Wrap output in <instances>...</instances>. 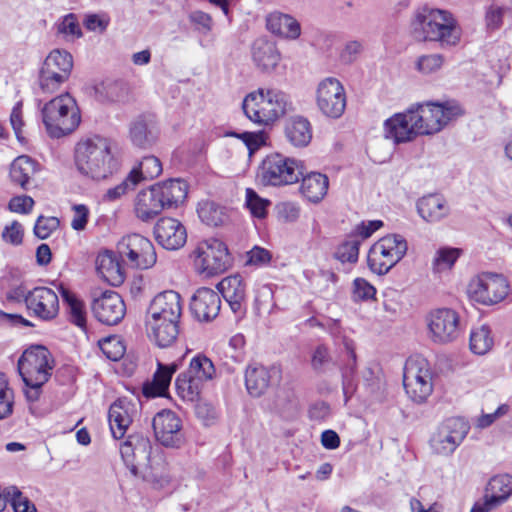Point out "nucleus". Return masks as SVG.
<instances>
[{"label": "nucleus", "mask_w": 512, "mask_h": 512, "mask_svg": "<svg viewBox=\"0 0 512 512\" xmlns=\"http://www.w3.org/2000/svg\"><path fill=\"white\" fill-rule=\"evenodd\" d=\"M411 34L417 41H435L445 47L456 45L461 32L449 11L423 6L414 13Z\"/></svg>", "instance_id": "obj_1"}, {"label": "nucleus", "mask_w": 512, "mask_h": 512, "mask_svg": "<svg viewBox=\"0 0 512 512\" xmlns=\"http://www.w3.org/2000/svg\"><path fill=\"white\" fill-rule=\"evenodd\" d=\"M75 164L81 174L94 180L106 179L118 169L110 140L99 136L80 141L76 145Z\"/></svg>", "instance_id": "obj_2"}, {"label": "nucleus", "mask_w": 512, "mask_h": 512, "mask_svg": "<svg viewBox=\"0 0 512 512\" xmlns=\"http://www.w3.org/2000/svg\"><path fill=\"white\" fill-rule=\"evenodd\" d=\"M54 360L50 351L41 345L31 346L18 360V370L25 384V397L29 402L39 400L42 386L52 375Z\"/></svg>", "instance_id": "obj_3"}, {"label": "nucleus", "mask_w": 512, "mask_h": 512, "mask_svg": "<svg viewBox=\"0 0 512 512\" xmlns=\"http://www.w3.org/2000/svg\"><path fill=\"white\" fill-rule=\"evenodd\" d=\"M242 109L253 123L268 125L290 111L292 102L289 96L280 90L259 88L246 95Z\"/></svg>", "instance_id": "obj_4"}, {"label": "nucleus", "mask_w": 512, "mask_h": 512, "mask_svg": "<svg viewBox=\"0 0 512 512\" xmlns=\"http://www.w3.org/2000/svg\"><path fill=\"white\" fill-rule=\"evenodd\" d=\"M40 110L46 131L52 138L72 133L81 121L77 103L69 93L45 102Z\"/></svg>", "instance_id": "obj_5"}, {"label": "nucleus", "mask_w": 512, "mask_h": 512, "mask_svg": "<svg viewBox=\"0 0 512 512\" xmlns=\"http://www.w3.org/2000/svg\"><path fill=\"white\" fill-rule=\"evenodd\" d=\"M413 113L414 129L420 135H431L440 132L450 121L463 114L460 105L455 101L444 103L417 104L410 108Z\"/></svg>", "instance_id": "obj_6"}, {"label": "nucleus", "mask_w": 512, "mask_h": 512, "mask_svg": "<svg viewBox=\"0 0 512 512\" xmlns=\"http://www.w3.org/2000/svg\"><path fill=\"white\" fill-rule=\"evenodd\" d=\"M302 175L301 162L281 153L267 155L257 170V179L263 186L280 187L294 184Z\"/></svg>", "instance_id": "obj_7"}, {"label": "nucleus", "mask_w": 512, "mask_h": 512, "mask_svg": "<svg viewBox=\"0 0 512 512\" xmlns=\"http://www.w3.org/2000/svg\"><path fill=\"white\" fill-rule=\"evenodd\" d=\"M408 244L400 234H388L372 245L368 253V266L373 273L387 274L406 255Z\"/></svg>", "instance_id": "obj_8"}, {"label": "nucleus", "mask_w": 512, "mask_h": 512, "mask_svg": "<svg viewBox=\"0 0 512 512\" xmlns=\"http://www.w3.org/2000/svg\"><path fill=\"white\" fill-rule=\"evenodd\" d=\"M73 68L72 55L55 49L45 58L39 72V87L43 93H54L65 83Z\"/></svg>", "instance_id": "obj_9"}, {"label": "nucleus", "mask_w": 512, "mask_h": 512, "mask_svg": "<svg viewBox=\"0 0 512 512\" xmlns=\"http://www.w3.org/2000/svg\"><path fill=\"white\" fill-rule=\"evenodd\" d=\"M509 293V284L501 274L484 272L472 278L467 287L469 298L482 305L503 301Z\"/></svg>", "instance_id": "obj_10"}, {"label": "nucleus", "mask_w": 512, "mask_h": 512, "mask_svg": "<svg viewBox=\"0 0 512 512\" xmlns=\"http://www.w3.org/2000/svg\"><path fill=\"white\" fill-rule=\"evenodd\" d=\"M121 260L132 268L148 269L154 266L157 255L152 242L138 233L128 234L117 243Z\"/></svg>", "instance_id": "obj_11"}, {"label": "nucleus", "mask_w": 512, "mask_h": 512, "mask_svg": "<svg viewBox=\"0 0 512 512\" xmlns=\"http://www.w3.org/2000/svg\"><path fill=\"white\" fill-rule=\"evenodd\" d=\"M195 264L201 274L207 277L224 273L233 263V259L224 242L211 238L202 242L197 250Z\"/></svg>", "instance_id": "obj_12"}, {"label": "nucleus", "mask_w": 512, "mask_h": 512, "mask_svg": "<svg viewBox=\"0 0 512 512\" xmlns=\"http://www.w3.org/2000/svg\"><path fill=\"white\" fill-rule=\"evenodd\" d=\"M428 335L435 344L454 342L460 335L459 314L450 308H439L427 316Z\"/></svg>", "instance_id": "obj_13"}, {"label": "nucleus", "mask_w": 512, "mask_h": 512, "mask_svg": "<svg viewBox=\"0 0 512 512\" xmlns=\"http://www.w3.org/2000/svg\"><path fill=\"white\" fill-rule=\"evenodd\" d=\"M469 431L467 422L459 417L446 419L437 428L430 439V446L434 453L450 455L462 443Z\"/></svg>", "instance_id": "obj_14"}, {"label": "nucleus", "mask_w": 512, "mask_h": 512, "mask_svg": "<svg viewBox=\"0 0 512 512\" xmlns=\"http://www.w3.org/2000/svg\"><path fill=\"white\" fill-rule=\"evenodd\" d=\"M316 102L325 116L339 118L346 107V95L341 82L334 77L322 80L316 91Z\"/></svg>", "instance_id": "obj_15"}, {"label": "nucleus", "mask_w": 512, "mask_h": 512, "mask_svg": "<svg viewBox=\"0 0 512 512\" xmlns=\"http://www.w3.org/2000/svg\"><path fill=\"white\" fill-rule=\"evenodd\" d=\"M155 439L164 447L180 448L184 442L182 421L172 410L163 409L152 419Z\"/></svg>", "instance_id": "obj_16"}, {"label": "nucleus", "mask_w": 512, "mask_h": 512, "mask_svg": "<svg viewBox=\"0 0 512 512\" xmlns=\"http://www.w3.org/2000/svg\"><path fill=\"white\" fill-rule=\"evenodd\" d=\"M152 444L148 437L142 434H132L120 446L121 457L133 476L139 475V468L152 461Z\"/></svg>", "instance_id": "obj_17"}, {"label": "nucleus", "mask_w": 512, "mask_h": 512, "mask_svg": "<svg viewBox=\"0 0 512 512\" xmlns=\"http://www.w3.org/2000/svg\"><path fill=\"white\" fill-rule=\"evenodd\" d=\"M91 310L95 318L106 325H116L124 317L126 306L121 296L112 290H106L93 298Z\"/></svg>", "instance_id": "obj_18"}, {"label": "nucleus", "mask_w": 512, "mask_h": 512, "mask_svg": "<svg viewBox=\"0 0 512 512\" xmlns=\"http://www.w3.org/2000/svg\"><path fill=\"white\" fill-rule=\"evenodd\" d=\"M512 493V476L499 474L493 476L485 489L483 502H477L471 512H490L503 504Z\"/></svg>", "instance_id": "obj_19"}, {"label": "nucleus", "mask_w": 512, "mask_h": 512, "mask_svg": "<svg viewBox=\"0 0 512 512\" xmlns=\"http://www.w3.org/2000/svg\"><path fill=\"white\" fill-rule=\"evenodd\" d=\"M27 309L41 320H52L59 313L58 296L48 287H35L28 296Z\"/></svg>", "instance_id": "obj_20"}, {"label": "nucleus", "mask_w": 512, "mask_h": 512, "mask_svg": "<svg viewBox=\"0 0 512 512\" xmlns=\"http://www.w3.org/2000/svg\"><path fill=\"white\" fill-rule=\"evenodd\" d=\"M220 309V295L207 287L197 289L190 301V311L200 322L213 320L218 316Z\"/></svg>", "instance_id": "obj_21"}, {"label": "nucleus", "mask_w": 512, "mask_h": 512, "mask_svg": "<svg viewBox=\"0 0 512 512\" xmlns=\"http://www.w3.org/2000/svg\"><path fill=\"white\" fill-rule=\"evenodd\" d=\"M217 289L229 304L230 309L237 318H242L246 313V284L239 274L222 279Z\"/></svg>", "instance_id": "obj_22"}, {"label": "nucleus", "mask_w": 512, "mask_h": 512, "mask_svg": "<svg viewBox=\"0 0 512 512\" xmlns=\"http://www.w3.org/2000/svg\"><path fill=\"white\" fill-rule=\"evenodd\" d=\"M154 236L159 245L167 250L181 248L187 240V232L180 221L164 217L154 226Z\"/></svg>", "instance_id": "obj_23"}, {"label": "nucleus", "mask_w": 512, "mask_h": 512, "mask_svg": "<svg viewBox=\"0 0 512 512\" xmlns=\"http://www.w3.org/2000/svg\"><path fill=\"white\" fill-rule=\"evenodd\" d=\"M180 299V295L173 290L159 293L150 303L146 320L179 321L182 311Z\"/></svg>", "instance_id": "obj_24"}, {"label": "nucleus", "mask_w": 512, "mask_h": 512, "mask_svg": "<svg viewBox=\"0 0 512 512\" xmlns=\"http://www.w3.org/2000/svg\"><path fill=\"white\" fill-rule=\"evenodd\" d=\"M129 137L133 145L148 149L158 140L159 127L153 115H140L129 126Z\"/></svg>", "instance_id": "obj_25"}, {"label": "nucleus", "mask_w": 512, "mask_h": 512, "mask_svg": "<svg viewBox=\"0 0 512 512\" xmlns=\"http://www.w3.org/2000/svg\"><path fill=\"white\" fill-rule=\"evenodd\" d=\"M413 113L409 108L404 113H397L384 123L385 137L395 143H405L415 139L420 133L414 129Z\"/></svg>", "instance_id": "obj_26"}, {"label": "nucleus", "mask_w": 512, "mask_h": 512, "mask_svg": "<svg viewBox=\"0 0 512 512\" xmlns=\"http://www.w3.org/2000/svg\"><path fill=\"white\" fill-rule=\"evenodd\" d=\"M134 412L135 405L126 398L118 399L111 404L108 412V420L111 433L115 439L124 437L133 421Z\"/></svg>", "instance_id": "obj_27"}, {"label": "nucleus", "mask_w": 512, "mask_h": 512, "mask_svg": "<svg viewBox=\"0 0 512 512\" xmlns=\"http://www.w3.org/2000/svg\"><path fill=\"white\" fill-rule=\"evenodd\" d=\"M118 253L104 250L97 255L95 265L98 274L111 286H119L125 280V271Z\"/></svg>", "instance_id": "obj_28"}, {"label": "nucleus", "mask_w": 512, "mask_h": 512, "mask_svg": "<svg viewBox=\"0 0 512 512\" xmlns=\"http://www.w3.org/2000/svg\"><path fill=\"white\" fill-rule=\"evenodd\" d=\"M279 372L276 367L249 365L245 372V385L248 393L253 397H260L268 389L272 378Z\"/></svg>", "instance_id": "obj_29"}, {"label": "nucleus", "mask_w": 512, "mask_h": 512, "mask_svg": "<svg viewBox=\"0 0 512 512\" xmlns=\"http://www.w3.org/2000/svg\"><path fill=\"white\" fill-rule=\"evenodd\" d=\"M417 211L420 217L428 223H437L450 213L445 198L440 194H429L417 201Z\"/></svg>", "instance_id": "obj_30"}, {"label": "nucleus", "mask_w": 512, "mask_h": 512, "mask_svg": "<svg viewBox=\"0 0 512 512\" xmlns=\"http://www.w3.org/2000/svg\"><path fill=\"white\" fill-rule=\"evenodd\" d=\"M154 490H162L169 486L171 476L167 463L162 459H153L139 468L137 476Z\"/></svg>", "instance_id": "obj_31"}, {"label": "nucleus", "mask_w": 512, "mask_h": 512, "mask_svg": "<svg viewBox=\"0 0 512 512\" xmlns=\"http://www.w3.org/2000/svg\"><path fill=\"white\" fill-rule=\"evenodd\" d=\"M164 209V204L161 201L155 185L138 193L135 203V212L137 217L142 221L152 220Z\"/></svg>", "instance_id": "obj_32"}, {"label": "nucleus", "mask_w": 512, "mask_h": 512, "mask_svg": "<svg viewBox=\"0 0 512 512\" xmlns=\"http://www.w3.org/2000/svg\"><path fill=\"white\" fill-rule=\"evenodd\" d=\"M287 141L294 147H306L312 140V126L303 116H293L287 119L284 127Z\"/></svg>", "instance_id": "obj_33"}, {"label": "nucleus", "mask_w": 512, "mask_h": 512, "mask_svg": "<svg viewBox=\"0 0 512 512\" xmlns=\"http://www.w3.org/2000/svg\"><path fill=\"white\" fill-rule=\"evenodd\" d=\"M254 64L263 72H271L280 61V53L274 43L265 39H257L252 45Z\"/></svg>", "instance_id": "obj_34"}, {"label": "nucleus", "mask_w": 512, "mask_h": 512, "mask_svg": "<svg viewBox=\"0 0 512 512\" xmlns=\"http://www.w3.org/2000/svg\"><path fill=\"white\" fill-rule=\"evenodd\" d=\"M266 26L271 33L284 38L297 39L301 34L300 23L291 15L279 11L267 16Z\"/></svg>", "instance_id": "obj_35"}, {"label": "nucleus", "mask_w": 512, "mask_h": 512, "mask_svg": "<svg viewBox=\"0 0 512 512\" xmlns=\"http://www.w3.org/2000/svg\"><path fill=\"white\" fill-rule=\"evenodd\" d=\"M300 192L309 202L319 203L327 194L329 179L320 172L302 175Z\"/></svg>", "instance_id": "obj_36"}, {"label": "nucleus", "mask_w": 512, "mask_h": 512, "mask_svg": "<svg viewBox=\"0 0 512 512\" xmlns=\"http://www.w3.org/2000/svg\"><path fill=\"white\" fill-rule=\"evenodd\" d=\"M178 322L174 320H146L148 335L159 347H168L179 334Z\"/></svg>", "instance_id": "obj_37"}, {"label": "nucleus", "mask_w": 512, "mask_h": 512, "mask_svg": "<svg viewBox=\"0 0 512 512\" xmlns=\"http://www.w3.org/2000/svg\"><path fill=\"white\" fill-rule=\"evenodd\" d=\"M154 185L165 209L177 207L187 197L188 185L181 179H170Z\"/></svg>", "instance_id": "obj_38"}, {"label": "nucleus", "mask_w": 512, "mask_h": 512, "mask_svg": "<svg viewBox=\"0 0 512 512\" xmlns=\"http://www.w3.org/2000/svg\"><path fill=\"white\" fill-rule=\"evenodd\" d=\"M57 289L63 299V302L67 305L70 322L82 330H86L87 312L85 303L62 283L57 285Z\"/></svg>", "instance_id": "obj_39"}, {"label": "nucleus", "mask_w": 512, "mask_h": 512, "mask_svg": "<svg viewBox=\"0 0 512 512\" xmlns=\"http://www.w3.org/2000/svg\"><path fill=\"white\" fill-rule=\"evenodd\" d=\"M36 172V162L29 156L17 157L10 166V179L22 189L28 190L31 178Z\"/></svg>", "instance_id": "obj_40"}, {"label": "nucleus", "mask_w": 512, "mask_h": 512, "mask_svg": "<svg viewBox=\"0 0 512 512\" xmlns=\"http://www.w3.org/2000/svg\"><path fill=\"white\" fill-rule=\"evenodd\" d=\"M431 382V374L425 359H409L404 366L403 386L417 382Z\"/></svg>", "instance_id": "obj_41"}, {"label": "nucleus", "mask_w": 512, "mask_h": 512, "mask_svg": "<svg viewBox=\"0 0 512 512\" xmlns=\"http://www.w3.org/2000/svg\"><path fill=\"white\" fill-rule=\"evenodd\" d=\"M197 212L201 221L209 226H220L227 220L225 208L213 201L200 203Z\"/></svg>", "instance_id": "obj_42"}, {"label": "nucleus", "mask_w": 512, "mask_h": 512, "mask_svg": "<svg viewBox=\"0 0 512 512\" xmlns=\"http://www.w3.org/2000/svg\"><path fill=\"white\" fill-rule=\"evenodd\" d=\"M186 376L198 379L202 382L211 380L215 374V368L212 361L206 356L197 355L190 361L187 371L182 372Z\"/></svg>", "instance_id": "obj_43"}, {"label": "nucleus", "mask_w": 512, "mask_h": 512, "mask_svg": "<svg viewBox=\"0 0 512 512\" xmlns=\"http://www.w3.org/2000/svg\"><path fill=\"white\" fill-rule=\"evenodd\" d=\"M494 341L488 326L473 329L470 334V349L477 355H484L491 350Z\"/></svg>", "instance_id": "obj_44"}, {"label": "nucleus", "mask_w": 512, "mask_h": 512, "mask_svg": "<svg viewBox=\"0 0 512 512\" xmlns=\"http://www.w3.org/2000/svg\"><path fill=\"white\" fill-rule=\"evenodd\" d=\"M203 382L184 374H179L175 385L178 395L186 401H196L201 393Z\"/></svg>", "instance_id": "obj_45"}, {"label": "nucleus", "mask_w": 512, "mask_h": 512, "mask_svg": "<svg viewBox=\"0 0 512 512\" xmlns=\"http://www.w3.org/2000/svg\"><path fill=\"white\" fill-rule=\"evenodd\" d=\"M131 171H136L138 175V184L142 180H152L162 173L161 161L153 155L144 156L137 167Z\"/></svg>", "instance_id": "obj_46"}, {"label": "nucleus", "mask_w": 512, "mask_h": 512, "mask_svg": "<svg viewBox=\"0 0 512 512\" xmlns=\"http://www.w3.org/2000/svg\"><path fill=\"white\" fill-rule=\"evenodd\" d=\"M179 363L173 362L169 365L158 362L157 371L154 374V385L157 387V392L153 395H163L168 389L172 375L178 370Z\"/></svg>", "instance_id": "obj_47"}, {"label": "nucleus", "mask_w": 512, "mask_h": 512, "mask_svg": "<svg viewBox=\"0 0 512 512\" xmlns=\"http://www.w3.org/2000/svg\"><path fill=\"white\" fill-rule=\"evenodd\" d=\"M57 33L66 40H74L83 36L78 17L74 13H69L61 18L57 23Z\"/></svg>", "instance_id": "obj_48"}, {"label": "nucleus", "mask_w": 512, "mask_h": 512, "mask_svg": "<svg viewBox=\"0 0 512 512\" xmlns=\"http://www.w3.org/2000/svg\"><path fill=\"white\" fill-rule=\"evenodd\" d=\"M14 394L4 373H0V420L13 413Z\"/></svg>", "instance_id": "obj_49"}, {"label": "nucleus", "mask_w": 512, "mask_h": 512, "mask_svg": "<svg viewBox=\"0 0 512 512\" xmlns=\"http://www.w3.org/2000/svg\"><path fill=\"white\" fill-rule=\"evenodd\" d=\"M461 254V250L452 247H442L437 250L433 260L434 270L440 272L450 269Z\"/></svg>", "instance_id": "obj_50"}, {"label": "nucleus", "mask_w": 512, "mask_h": 512, "mask_svg": "<svg viewBox=\"0 0 512 512\" xmlns=\"http://www.w3.org/2000/svg\"><path fill=\"white\" fill-rule=\"evenodd\" d=\"M361 241L356 238V236H352L349 240L343 242L337 248L335 252V257L340 262L345 263H355L358 260L359 255V246Z\"/></svg>", "instance_id": "obj_51"}, {"label": "nucleus", "mask_w": 512, "mask_h": 512, "mask_svg": "<svg viewBox=\"0 0 512 512\" xmlns=\"http://www.w3.org/2000/svg\"><path fill=\"white\" fill-rule=\"evenodd\" d=\"M103 354L112 361L120 360L125 354V346L117 336H110L99 342Z\"/></svg>", "instance_id": "obj_52"}, {"label": "nucleus", "mask_w": 512, "mask_h": 512, "mask_svg": "<svg viewBox=\"0 0 512 512\" xmlns=\"http://www.w3.org/2000/svg\"><path fill=\"white\" fill-rule=\"evenodd\" d=\"M137 185L138 175L136 171H130L119 185L107 190L104 198L108 201H114L125 195L129 190H133Z\"/></svg>", "instance_id": "obj_53"}, {"label": "nucleus", "mask_w": 512, "mask_h": 512, "mask_svg": "<svg viewBox=\"0 0 512 512\" xmlns=\"http://www.w3.org/2000/svg\"><path fill=\"white\" fill-rule=\"evenodd\" d=\"M269 204V200L261 198L253 189H246V206L254 217L264 218Z\"/></svg>", "instance_id": "obj_54"}, {"label": "nucleus", "mask_w": 512, "mask_h": 512, "mask_svg": "<svg viewBox=\"0 0 512 512\" xmlns=\"http://www.w3.org/2000/svg\"><path fill=\"white\" fill-rule=\"evenodd\" d=\"M121 84L115 81H105L95 87V94L100 101H118L121 97Z\"/></svg>", "instance_id": "obj_55"}, {"label": "nucleus", "mask_w": 512, "mask_h": 512, "mask_svg": "<svg viewBox=\"0 0 512 512\" xmlns=\"http://www.w3.org/2000/svg\"><path fill=\"white\" fill-rule=\"evenodd\" d=\"M404 389L407 395L417 403H423L431 395L433 385L431 382H417V384H406Z\"/></svg>", "instance_id": "obj_56"}, {"label": "nucleus", "mask_w": 512, "mask_h": 512, "mask_svg": "<svg viewBox=\"0 0 512 512\" xmlns=\"http://www.w3.org/2000/svg\"><path fill=\"white\" fill-rule=\"evenodd\" d=\"M331 360L329 348L324 344H319L312 352L311 367L316 373H323Z\"/></svg>", "instance_id": "obj_57"}, {"label": "nucleus", "mask_w": 512, "mask_h": 512, "mask_svg": "<svg viewBox=\"0 0 512 512\" xmlns=\"http://www.w3.org/2000/svg\"><path fill=\"white\" fill-rule=\"evenodd\" d=\"M59 225V219L56 217L39 216L34 225V234L39 239H46L58 229Z\"/></svg>", "instance_id": "obj_58"}, {"label": "nucleus", "mask_w": 512, "mask_h": 512, "mask_svg": "<svg viewBox=\"0 0 512 512\" xmlns=\"http://www.w3.org/2000/svg\"><path fill=\"white\" fill-rule=\"evenodd\" d=\"M443 62V56L440 54L423 55L418 58L416 68L424 74H430L440 69Z\"/></svg>", "instance_id": "obj_59"}, {"label": "nucleus", "mask_w": 512, "mask_h": 512, "mask_svg": "<svg viewBox=\"0 0 512 512\" xmlns=\"http://www.w3.org/2000/svg\"><path fill=\"white\" fill-rule=\"evenodd\" d=\"M11 490L10 503L14 512H37L35 505L27 497H24L18 488L11 486Z\"/></svg>", "instance_id": "obj_60"}, {"label": "nucleus", "mask_w": 512, "mask_h": 512, "mask_svg": "<svg viewBox=\"0 0 512 512\" xmlns=\"http://www.w3.org/2000/svg\"><path fill=\"white\" fill-rule=\"evenodd\" d=\"M24 236L23 226L18 221H13L6 226L2 232V239L6 243L18 246L22 243Z\"/></svg>", "instance_id": "obj_61"}, {"label": "nucleus", "mask_w": 512, "mask_h": 512, "mask_svg": "<svg viewBox=\"0 0 512 512\" xmlns=\"http://www.w3.org/2000/svg\"><path fill=\"white\" fill-rule=\"evenodd\" d=\"M376 289L363 278H356L353 282V295L356 300L366 301L374 298Z\"/></svg>", "instance_id": "obj_62"}, {"label": "nucleus", "mask_w": 512, "mask_h": 512, "mask_svg": "<svg viewBox=\"0 0 512 512\" xmlns=\"http://www.w3.org/2000/svg\"><path fill=\"white\" fill-rule=\"evenodd\" d=\"M507 8L492 4L486 11V25L490 30L499 29L503 23V17Z\"/></svg>", "instance_id": "obj_63"}, {"label": "nucleus", "mask_w": 512, "mask_h": 512, "mask_svg": "<svg viewBox=\"0 0 512 512\" xmlns=\"http://www.w3.org/2000/svg\"><path fill=\"white\" fill-rule=\"evenodd\" d=\"M109 25V18L105 15L88 14L84 19V26L87 30L103 33Z\"/></svg>", "instance_id": "obj_64"}]
</instances>
